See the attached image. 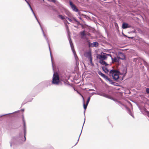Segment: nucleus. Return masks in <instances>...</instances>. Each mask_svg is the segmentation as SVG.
<instances>
[{"instance_id": "1", "label": "nucleus", "mask_w": 149, "mask_h": 149, "mask_svg": "<svg viewBox=\"0 0 149 149\" xmlns=\"http://www.w3.org/2000/svg\"><path fill=\"white\" fill-rule=\"evenodd\" d=\"M65 79H61L59 76L58 74L57 73H54L52 81V84L53 85H58L59 84L61 81H63Z\"/></svg>"}, {"instance_id": "2", "label": "nucleus", "mask_w": 149, "mask_h": 149, "mask_svg": "<svg viewBox=\"0 0 149 149\" xmlns=\"http://www.w3.org/2000/svg\"><path fill=\"white\" fill-rule=\"evenodd\" d=\"M119 73V71L114 70H112L110 72V75H112L113 79L115 80H117L118 79Z\"/></svg>"}, {"instance_id": "3", "label": "nucleus", "mask_w": 149, "mask_h": 149, "mask_svg": "<svg viewBox=\"0 0 149 149\" xmlns=\"http://www.w3.org/2000/svg\"><path fill=\"white\" fill-rule=\"evenodd\" d=\"M98 74L99 75H101L102 77H103L105 79L108 80L109 83L112 85H114V83L112 81V80L110 79L107 76H106L104 74L102 73L101 71H99L98 72Z\"/></svg>"}, {"instance_id": "4", "label": "nucleus", "mask_w": 149, "mask_h": 149, "mask_svg": "<svg viewBox=\"0 0 149 149\" xmlns=\"http://www.w3.org/2000/svg\"><path fill=\"white\" fill-rule=\"evenodd\" d=\"M70 5L72 10L75 12H77L79 13V10L78 9L76 6L70 0L69 1Z\"/></svg>"}, {"instance_id": "5", "label": "nucleus", "mask_w": 149, "mask_h": 149, "mask_svg": "<svg viewBox=\"0 0 149 149\" xmlns=\"http://www.w3.org/2000/svg\"><path fill=\"white\" fill-rule=\"evenodd\" d=\"M68 39H69V42L70 44V46L72 50V51L73 52V53L74 54V56L76 60H77V59L78 58L76 54V52H75V50L74 49V48L73 45L72 44V41L71 40V39L70 37H69Z\"/></svg>"}, {"instance_id": "6", "label": "nucleus", "mask_w": 149, "mask_h": 149, "mask_svg": "<svg viewBox=\"0 0 149 149\" xmlns=\"http://www.w3.org/2000/svg\"><path fill=\"white\" fill-rule=\"evenodd\" d=\"M95 94L98 95L100 96L104 97H105L108 98V99L113 100V98H112L111 97H110L108 95L104 93L102 91H100V92H97V93H95Z\"/></svg>"}, {"instance_id": "7", "label": "nucleus", "mask_w": 149, "mask_h": 149, "mask_svg": "<svg viewBox=\"0 0 149 149\" xmlns=\"http://www.w3.org/2000/svg\"><path fill=\"white\" fill-rule=\"evenodd\" d=\"M40 25V27L42 31V33H43L44 36L45 37V39L47 41V43L48 44L49 47V50H50V53L51 57V60H52V56L51 54V51H50V46H49V40H48V39L47 38V36H46L45 35V34L44 32V31H43V30L42 28L41 27V24H40V25Z\"/></svg>"}, {"instance_id": "8", "label": "nucleus", "mask_w": 149, "mask_h": 149, "mask_svg": "<svg viewBox=\"0 0 149 149\" xmlns=\"http://www.w3.org/2000/svg\"><path fill=\"white\" fill-rule=\"evenodd\" d=\"M88 43L89 47H97L98 46V43L97 42H94L92 43L88 42Z\"/></svg>"}, {"instance_id": "9", "label": "nucleus", "mask_w": 149, "mask_h": 149, "mask_svg": "<svg viewBox=\"0 0 149 149\" xmlns=\"http://www.w3.org/2000/svg\"><path fill=\"white\" fill-rule=\"evenodd\" d=\"M22 121L23 122V130L24 131V138L25 139V140H26V138L25 137L26 133V123L25 120H24V117H23L22 118Z\"/></svg>"}, {"instance_id": "10", "label": "nucleus", "mask_w": 149, "mask_h": 149, "mask_svg": "<svg viewBox=\"0 0 149 149\" xmlns=\"http://www.w3.org/2000/svg\"><path fill=\"white\" fill-rule=\"evenodd\" d=\"M84 56L88 59L92 58L91 53V51L85 52Z\"/></svg>"}, {"instance_id": "11", "label": "nucleus", "mask_w": 149, "mask_h": 149, "mask_svg": "<svg viewBox=\"0 0 149 149\" xmlns=\"http://www.w3.org/2000/svg\"><path fill=\"white\" fill-rule=\"evenodd\" d=\"M97 57L100 60H105L107 58V56L106 55H102L100 54H98Z\"/></svg>"}, {"instance_id": "12", "label": "nucleus", "mask_w": 149, "mask_h": 149, "mask_svg": "<svg viewBox=\"0 0 149 149\" xmlns=\"http://www.w3.org/2000/svg\"><path fill=\"white\" fill-rule=\"evenodd\" d=\"M118 58L119 59L124 60L125 58V54L121 52L118 53Z\"/></svg>"}, {"instance_id": "13", "label": "nucleus", "mask_w": 149, "mask_h": 149, "mask_svg": "<svg viewBox=\"0 0 149 149\" xmlns=\"http://www.w3.org/2000/svg\"><path fill=\"white\" fill-rule=\"evenodd\" d=\"M131 27L130 25H129V24L126 23L124 22L123 23L122 28L123 29H126L127 28H129Z\"/></svg>"}, {"instance_id": "14", "label": "nucleus", "mask_w": 149, "mask_h": 149, "mask_svg": "<svg viewBox=\"0 0 149 149\" xmlns=\"http://www.w3.org/2000/svg\"><path fill=\"white\" fill-rule=\"evenodd\" d=\"M29 6L31 10V11H32L33 14L34 15V16H35V18H36V19L37 22H38V23H39V24L40 25V22H39V21H38V20L37 18L36 17V16L35 15V14L30 5V4H29V5H28Z\"/></svg>"}, {"instance_id": "15", "label": "nucleus", "mask_w": 149, "mask_h": 149, "mask_svg": "<svg viewBox=\"0 0 149 149\" xmlns=\"http://www.w3.org/2000/svg\"><path fill=\"white\" fill-rule=\"evenodd\" d=\"M29 6L31 10V11H32L33 14L34 15V16H35V18H36V19L37 22H38V23H39V24L40 25V22H39V21H38V20L37 18L36 17V16L35 15V14L30 5V4H29V5H28Z\"/></svg>"}, {"instance_id": "16", "label": "nucleus", "mask_w": 149, "mask_h": 149, "mask_svg": "<svg viewBox=\"0 0 149 149\" xmlns=\"http://www.w3.org/2000/svg\"><path fill=\"white\" fill-rule=\"evenodd\" d=\"M99 62L102 65H104L106 66H107L108 65V64L104 60H100Z\"/></svg>"}, {"instance_id": "17", "label": "nucleus", "mask_w": 149, "mask_h": 149, "mask_svg": "<svg viewBox=\"0 0 149 149\" xmlns=\"http://www.w3.org/2000/svg\"><path fill=\"white\" fill-rule=\"evenodd\" d=\"M102 69L106 73H107L109 71L107 68L104 66L102 67Z\"/></svg>"}, {"instance_id": "18", "label": "nucleus", "mask_w": 149, "mask_h": 149, "mask_svg": "<svg viewBox=\"0 0 149 149\" xmlns=\"http://www.w3.org/2000/svg\"><path fill=\"white\" fill-rule=\"evenodd\" d=\"M80 34L81 36V38H82L83 37L85 36L86 35V34L85 33V31H82L81 32H80Z\"/></svg>"}, {"instance_id": "19", "label": "nucleus", "mask_w": 149, "mask_h": 149, "mask_svg": "<svg viewBox=\"0 0 149 149\" xmlns=\"http://www.w3.org/2000/svg\"><path fill=\"white\" fill-rule=\"evenodd\" d=\"M82 98H83V106H84V109L86 110V108H87V105H88V104H87L86 103V104H85L84 98V97H83V96H82Z\"/></svg>"}, {"instance_id": "20", "label": "nucleus", "mask_w": 149, "mask_h": 149, "mask_svg": "<svg viewBox=\"0 0 149 149\" xmlns=\"http://www.w3.org/2000/svg\"><path fill=\"white\" fill-rule=\"evenodd\" d=\"M127 111H128V113L131 116L133 117L134 118V116H133V115L132 114V112L130 110L129 108H128V107L127 108Z\"/></svg>"}, {"instance_id": "21", "label": "nucleus", "mask_w": 149, "mask_h": 149, "mask_svg": "<svg viewBox=\"0 0 149 149\" xmlns=\"http://www.w3.org/2000/svg\"><path fill=\"white\" fill-rule=\"evenodd\" d=\"M19 111H16L14 112H13V113H8V114H4V115H0V117H1L3 116H5V115H9V114H13L14 113H17V112H18Z\"/></svg>"}, {"instance_id": "22", "label": "nucleus", "mask_w": 149, "mask_h": 149, "mask_svg": "<svg viewBox=\"0 0 149 149\" xmlns=\"http://www.w3.org/2000/svg\"><path fill=\"white\" fill-rule=\"evenodd\" d=\"M143 110L144 112L146 113L147 116L149 117V111H148L146 109H144Z\"/></svg>"}, {"instance_id": "23", "label": "nucleus", "mask_w": 149, "mask_h": 149, "mask_svg": "<svg viewBox=\"0 0 149 149\" xmlns=\"http://www.w3.org/2000/svg\"><path fill=\"white\" fill-rule=\"evenodd\" d=\"M58 17L60 18L62 20H63L65 18V17L64 16H63L62 15H58Z\"/></svg>"}, {"instance_id": "24", "label": "nucleus", "mask_w": 149, "mask_h": 149, "mask_svg": "<svg viewBox=\"0 0 149 149\" xmlns=\"http://www.w3.org/2000/svg\"><path fill=\"white\" fill-rule=\"evenodd\" d=\"M91 96H90L88 98L86 102V103L87 104H88V103L89 102V101H90V99H91Z\"/></svg>"}, {"instance_id": "25", "label": "nucleus", "mask_w": 149, "mask_h": 149, "mask_svg": "<svg viewBox=\"0 0 149 149\" xmlns=\"http://www.w3.org/2000/svg\"><path fill=\"white\" fill-rule=\"evenodd\" d=\"M73 19L74 21L76 22H77V24L78 25H79V24H80L79 22V21H77L75 18H73Z\"/></svg>"}, {"instance_id": "26", "label": "nucleus", "mask_w": 149, "mask_h": 149, "mask_svg": "<svg viewBox=\"0 0 149 149\" xmlns=\"http://www.w3.org/2000/svg\"><path fill=\"white\" fill-rule=\"evenodd\" d=\"M90 62L92 65H93V64L92 63V58H90L89 59Z\"/></svg>"}, {"instance_id": "27", "label": "nucleus", "mask_w": 149, "mask_h": 149, "mask_svg": "<svg viewBox=\"0 0 149 149\" xmlns=\"http://www.w3.org/2000/svg\"><path fill=\"white\" fill-rule=\"evenodd\" d=\"M111 59L112 61L114 62H116L117 60V58L116 57H115L114 58H112Z\"/></svg>"}, {"instance_id": "28", "label": "nucleus", "mask_w": 149, "mask_h": 149, "mask_svg": "<svg viewBox=\"0 0 149 149\" xmlns=\"http://www.w3.org/2000/svg\"><path fill=\"white\" fill-rule=\"evenodd\" d=\"M66 18L67 19H68L70 22H72V20L70 18L68 17H66Z\"/></svg>"}, {"instance_id": "29", "label": "nucleus", "mask_w": 149, "mask_h": 149, "mask_svg": "<svg viewBox=\"0 0 149 149\" xmlns=\"http://www.w3.org/2000/svg\"><path fill=\"white\" fill-rule=\"evenodd\" d=\"M49 1H52L54 3H56V0H48Z\"/></svg>"}, {"instance_id": "30", "label": "nucleus", "mask_w": 149, "mask_h": 149, "mask_svg": "<svg viewBox=\"0 0 149 149\" xmlns=\"http://www.w3.org/2000/svg\"><path fill=\"white\" fill-rule=\"evenodd\" d=\"M146 92L147 93H149V88H146Z\"/></svg>"}, {"instance_id": "31", "label": "nucleus", "mask_w": 149, "mask_h": 149, "mask_svg": "<svg viewBox=\"0 0 149 149\" xmlns=\"http://www.w3.org/2000/svg\"><path fill=\"white\" fill-rule=\"evenodd\" d=\"M66 15H68V16H69V17H70L71 14H70V13H67Z\"/></svg>"}, {"instance_id": "32", "label": "nucleus", "mask_w": 149, "mask_h": 149, "mask_svg": "<svg viewBox=\"0 0 149 149\" xmlns=\"http://www.w3.org/2000/svg\"><path fill=\"white\" fill-rule=\"evenodd\" d=\"M85 118H84V123H83V126H82V130H81V132H82V128H83V126H84V123H85Z\"/></svg>"}, {"instance_id": "33", "label": "nucleus", "mask_w": 149, "mask_h": 149, "mask_svg": "<svg viewBox=\"0 0 149 149\" xmlns=\"http://www.w3.org/2000/svg\"><path fill=\"white\" fill-rule=\"evenodd\" d=\"M106 55L107 56H110L111 57V54H106Z\"/></svg>"}, {"instance_id": "34", "label": "nucleus", "mask_w": 149, "mask_h": 149, "mask_svg": "<svg viewBox=\"0 0 149 149\" xmlns=\"http://www.w3.org/2000/svg\"><path fill=\"white\" fill-rule=\"evenodd\" d=\"M24 0L28 4V5H29V4H30L29 3V2L26 0Z\"/></svg>"}, {"instance_id": "35", "label": "nucleus", "mask_w": 149, "mask_h": 149, "mask_svg": "<svg viewBox=\"0 0 149 149\" xmlns=\"http://www.w3.org/2000/svg\"><path fill=\"white\" fill-rule=\"evenodd\" d=\"M123 36H124L125 37H127V36L125 35V34H124V33H123Z\"/></svg>"}, {"instance_id": "36", "label": "nucleus", "mask_w": 149, "mask_h": 149, "mask_svg": "<svg viewBox=\"0 0 149 149\" xmlns=\"http://www.w3.org/2000/svg\"><path fill=\"white\" fill-rule=\"evenodd\" d=\"M89 91H94V90L93 89H90L89 90Z\"/></svg>"}, {"instance_id": "37", "label": "nucleus", "mask_w": 149, "mask_h": 149, "mask_svg": "<svg viewBox=\"0 0 149 149\" xmlns=\"http://www.w3.org/2000/svg\"><path fill=\"white\" fill-rule=\"evenodd\" d=\"M136 60V58H134V61H135Z\"/></svg>"}, {"instance_id": "38", "label": "nucleus", "mask_w": 149, "mask_h": 149, "mask_svg": "<svg viewBox=\"0 0 149 149\" xmlns=\"http://www.w3.org/2000/svg\"><path fill=\"white\" fill-rule=\"evenodd\" d=\"M21 111H24V109H21Z\"/></svg>"}, {"instance_id": "39", "label": "nucleus", "mask_w": 149, "mask_h": 149, "mask_svg": "<svg viewBox=\"0 0 149 149\" xmlns=\"http://www.w3.org/2000/svg\"><path fill=\"white\" fill-rule=\"evenodd\" d=\"M78 141H77V142L76 143V144H75V145H76L77 144V143L78 142Z\"/></svg>"}, {"instance_id": "40", "label": "nucleus", "mask_w": 149, "mask_h": 149, "mask_svg": "<svg viewBox=\"0 0 149 149\" xmlns=\"http://www.w3.org/2000/svg\"><path fill=\"white\" fill-rule=\"evenodd\" d=\"M79 19H81V17H79Z\"/></svg>"}, {"instance_id": "41", "label": "nucleus", "mask_w": 149, "mask_h": 149, "mask_svg": "<svg viewBox=\"0 0 149 149\" xmlns=\"http://www.w3.org/2000/svg\"><path fill=\"white\" fill-rule=\"evenodd\" d=\"M12 145V144L11 143H10V146H11Z\"/></svg>"}, {"instance_id": "42", "label": "nucleus", "mask_w": 149, "mask_h": 149, "mask_svg": "<svg viewBox=\"0 0 149 149\" xmlns=\"http://www.w3.org/2000/svg\"><path fill=\"white\" fill-rule=\"evenodd\" d=\"M95 93H93V94H95Z\"/></svg>"}, {"instance_id": "43", "label": "nucleus", "mask_w": 149, "mask_h": 149, "mask_svg": "<svg viewBox=\"0 0 149 149\" xmlns=\"http://www.w3.org/2000/svg\"><path fill=\"white\" fill-rule=\"evenodd\" d=\"M80 137V136H79V138H78V140H79V138Z\"/></svg>"}, {"instance_id": "44", "label": "nucleus", "mask_w": 149, "mask_h": 149, "mask_svg": "<svg viewBox=\"0 0 149 149\" xmlns=\"http://www.w3.org/2000/svg\"><path fill=\"white\" fill-rule=\"evenodd\" d=\"M135 31H133V32H135Z\"/></svg>"}, {"instance_id": "45", "label": "nucleus", "mask_w": 149, "mask_h": 149, "mask_svg": "<svg viewBox=\"0 0 149 149\" xmlns=\"http://www.w3.org/2000/svg\"><path fill=\"white\" fill-rule=\"evenodd\" d=\"M128 37V38H130V37Z\"/></svg>"}, {"instance_id": "46", "label": "nucleus", "mask_w": 149, "mask_h": 149, "mask_svg": "<svg viewBox=\"0 0 149 149\" xmlns=\"http://www.w3.org/2000/svg\"><path fill=\"white\" fill-rule=\"evenodd\" d=\"M47 82H49V81H47Z\"/></svg>"}, {"instance_id": "47", "label": "nucleus", "mask_w": 149, "mask_h": 149, "mask_svg": "<svg viewBox=\"0 0 149 149\" xmlns=\"http://www.w3.org/2000/svg\"><path fill=\"white\" fill-rule=\"evenodd\" d=\"M24 104L23 103L22 104V105H23Z\"/></svg>"}]
</instances>
